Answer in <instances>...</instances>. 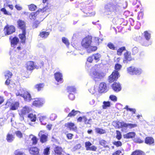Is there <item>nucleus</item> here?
I'll use <instances>...</instances> for the list:
<instances>
[{
  "label": "nucleus",
  "instance_id": "f257e3e1",
  "mask_svg": "<svg viewBox=\"0 0 155 155\" xmlns=\"http://www.w3.org/2000/svg\"><path fill=\"white\" fill-rule=\"evenodd\" d=\"M127 6V3L123 0H112L105 6L106 14L114 16Z\"/></svg>",
  "mask_w": 155,
  "mask_h": 155
},
{
  "label": "nucleus",
  "instance_id": "f03ea898",
  "mask_svg": "<svg viewBox=\"0 0 155 155\" xmlns=\"http://www.w3.org/2000/svg\"><path fill=\"white\" fill-rule=\"evenodd\" d=\"M99 66L95 65L92 67L91 70L90 74L92 76L95 81L102 78L105 75L104 74L98 71Z\"/></svg>",
  "mask_w": 155,
  "mask_h": 155
},
{
  "label": "nucleus",
  "instance_id": "7ed1b4c3",
  "mask_svg": "<svg viewBox=\"0 0 155 155\" xmlns=\"http://www.w3.org/2000/svg\"><path fill=\"white\" fill-rule=\"evenodd\" d=\"M18 28L22 31V33L19 35V37L22 43H24L25 40V22L19 19L17 21Z\"/></svg>",
  "mask_w": 155,
  "mask_h": 155
},
{
  "label": "nucleus",
  "instance_id": "20e7f679",
  "mask_svg": "<svg viewBox=\"0 0 155 155\" xmlns=\"http://www.w3.org/2000/svg\"><path fill=\"white\" fill-rule=\"evenodd\" d=\"M122 66L120 64H117L115 66V69L117 71H114L112 74L109 77L108 81L110 83H111L114 81L116 80L119 77V73L117 71L120 70Z\"/></svg>",
  "mask_w": 155,
  "mask_h": 155
},
{
  "label": "nucleus",
  "instance_id": "39448f33",
  "mask_svg": "<svg viewBox=\"0 0 155 155\" xmlns=\"http://www.w3.org/2000/svg\"><path fill=\"white\" fill-rule=\"evenodd\" d=\"M17 96H20L23 97L24 100L27 101H29L31 99V97L30 93L25 90H20L18 92L16 93Z\"/></svg>",
  "mask_w": 155,
  "mask_h": 155
},
{
  "label": "nucleus",
  "instance_id": "423d86ee",
  "mask_svg": "<svg viewBox=\"0 0 155 155\" xmlns=\"http://www.w3.org/2000/svg\"><path fill=\"white\" fill-rule=\"evenodd\" d=\"M128 73L131 75H139L142 72L141 69L134 66L130 67L127 68Z\"/></svg>",
  "mask_w": 155,
  "mask_h": 155
},
{
  "label": "nucleus",
  "instance_id": "0eeeda50",
  "mask_svg": "<svg viewBox=\"0 0 155 155\" xmlns=\"http://www.w3.org/2000/svg\"><path fill=\"white\" fill-rule=\"evenodd\" d=\"M116 126L118 128L123 127H128L129 128H132L136 127L137 125L136 124H127L123 121H118L116 123Z\"/></svg>",
  "mask_w": 155,
  "mask_h": 155
},
{
  "label": "nucleus",
  "instance_id": "6e6552de",
  "mask_svg": "<svg viewBox=\"0 0 155 155\" xmlns=\"http://www.w3.org/2000/svg\"><path fill=\"white\" fill-rule=\"evenodd\" d=\"M137 39V41L143 46H147L151 45L152 44L151 40H147L145 38L140 36L138 37Z\"/></svg>",
  "mask_w": 155,
  "mask_h": 155
},
{
  "label": "nucleus",
  "instance_id": "1a4fd4ad",
  "mask_svg": "<svg viewBox=\"0 0 155 155\" xmlns=\"http://www.w3.org/2000/svg\"><path fill=\"white\" fill-rule=\"evenodd\" d=\"M91 37H86L83 38L81 42L82 46L86 48L91 45Z\"/></svg>",
  "mask_w": 155,
  "mask_h": 155
},
{
  "label": "nucleus",
  "instance_id": "9d476101",
  "mask_svg": "<svg viewBox=\"0 0 155 155\" xmlns=\"http://www.w3.org/2000/svg\"><path fill=\"white\" fill-rule=\"evenodd\" d=\"M4 30L8 35L11 34L15 31V28L13 26L7 25L5 28Z\"/></svg>",
  "mask_w": 155,
  "mask_h": 155
},
{
  "label": "nucleus",
  "instance_id": "9b49d317",
  "mask_svg": "<svg viewBox=\"0 0 155 155\" xmlns=\"http://www.w3.org/2000/svg\"><path fill=\"white\" fill-rule=\"evenodd\" d=\"M108 90V88L106 84L104 82L100 83L99 87V91L100 93L106 92Z\"/></svg>",
  "mask_w": 155,
  "mask_h": 155
},
{
  "label": "nucleus",
  "instance_id": "f8f14e48",
  "mask_svg": "<svg viewBox=\"0 0 155 155\" xmlns=\"http://www.w3.org/2000/svg\"><path fill=\"white\" fill-rule=\"evenodd\" d=\"M44 131H41L38 134V136L40 137V141L42 143H44L47 140V135L44 134Z\"/></svg>",
  "mask_w": 155,
  "mask_h": 155
},
{
  "label": "nucleus",
  "instance_id": "ddd939ff",
  "mask_svg": "<svg viewBox=\"0 0 155 155\" xmlns=\"http://www.w3.org/2000/svg\"><path fill=\"white\" fill-rule=\"evenodd\" d=\"M54 76L55 80L58 82L61 83L63 82L62 74L61 72H56L54 74Z\"/></svg>",
  "mask_w": 155,
  "mask_h": 155
},
{
  "label": "nucleus",
  "instance_id": "4468645a",
  "mask_svg": "<svg viewBox=\"0 0 155 155\" xmlns=\"http://www.w3.org/2000/svg\"><path fill=\"white\" fill-rule=\"evenodd\" d=\"M45 103L44 100L42 98H36L33 103V105L36 107L42 105Z\"/></svg>",
  "mask_w": 155,
  "mask_h": 155
},
{
  "label": "nucleus",
  "instance_id": "2eb2a0df",
  "mask_svg": "<svg viewBox=\"0 0 155 155\" xmlns=\"http://www.w3.org/2000/svg\"><path fill=\"white\" fill-rule=\"evenodd\" d=\"M92 144L89 141L86 142L85 143V147H86V149L87 150H92L96 151L97 149L96 147L94 145L91 146Z\"/></svg>",
  "mask_w": 155,
  "mask_h": 155
},
{
  "label": "nucleus",
  "instance_id": "dca6fc26",
  "mask_svg": "<svg viewBox=\"0 0 155 155\" xmlns=\"http://www.w3.org/2000/svg\"><path fill=\"white\" fill-rule=\"evenodd\" d=\"M46 10V8H43L42 9H39L35 13L32 12L31 13L29 16L30 18L31 19H34L35 18L37 15L40 12L41 13L44 12Z\"/></svg>",
  "mask_w": 155,
  "mask_h": 155
},
{
  "label": "nucleus",
  "instance_id": "f3484780",
  "mask_svg": "<svg viewBox=\"0 0 155 155\" xmlns=\"http://www.w3.org/2000/svg\"><path fill=\"white\" fill-rule=\"evenodd\" d=\"M39 120L42 125H45L48 121V118L47 116L45 115H39L38 117Z\"/></svg>",
  "mask_w": 155,
  "mask_h": 155
},
{
  "label": "nucleus",
  "instance_id": "a211bd4d",
  "mask_svg": "<svg viewBox=\"0 0 155 155\" xmlns=\"http://www.w3.org/2000/svg\"><path fill=\"white\" fill-rule=\"evenodd\" d=\"M124 59L123 60L124 63H127L128 61H130L132 60L130 53L128 51H127L124 54Z\"/></svg>",
  "mask_w": 155,
  "mask_h": 155
},
{
  "label": "nucleus",
  "instance_id": "6ab92c4d",
  "mask_svg": "<svg viewBox=\"0 0 155 155\" xmlns=\"http://www.w3.org/2000/svg\"><path fill=\"white\" fill-rule=\"evenodd\" d=\"M31 110V108L30 107L25 106L21 110L20 113L21 115H24L29 113Z\"/></svg>",
  "mask_w": 155,
  "mask_h": 155
},
{
  "label": "nucleus",
  "instance_id": "aec40b11",
  "mask_svg": "<svg viewBox=\"0 0 155 155\" xmlns=\"http://www.w3.org/2000/svg\"><path fill=\"white\" fill-rule=\"evenodd\" d=\"M39 149L36 147H32L30 148V153L33 155H39Z\"/></svg>",
  "mask_w": 155,
  "mask_h": 155
},
{
  "label": "nucleus",
  "instance_id": "412c9836",
  "mask_svg": "<svg viewBox=\"0 0 155 155\" xmlns=\"http://www.w3.org/2000/svg\"><path fill=\"white\" fill-rule=\"evenodd\" d=\"M112 88L115 91L118 92L121 90V86L119 83H114L112 85Z\"/></svg>",
  "mask_w": 155,
  "mask_h": 155
},
{
  "label": "nucleus",
  "instance_id": "4be33fe9",
  "mask_svg": "<svg viewBox=\"0 0 155 155\" xmlns=\"http://www.w3.org/2000/svg\"><path fill=\"white\" fill-rule=\"evenodd\" d=\"M26 68L28 70H32L35 68L34 63L32 61H28L26 64Z\"/></svg>",
  "mask_w": 155,
  "mask_h": 155
},
{
  "label": "nucleus",
  "instance_id": "5701e85b",
  "mask_svg": "<svg viewBox=\"0 0 155 155\" xmlns=\"http://www.w3.org/2000/svg\"><path fill=\"white\" fill-rule=\"evenodd\" d=\"M10 39L11 40L12 47H14L15 45H16L19 41L18 38L16 37H15L14 38L10 37Z\"/></svg>",
  "mask_w": 155,
  "mask_h": 155
},
{
  "label": "nucleus",
  "instance_id": "b1692460",
  "mask_svg": "<svg viewBox=\"0 0 155 155\" xmlns=\"http://www.w3.org/2000/svg\"><path fill=\"white\" fill-rule=\"evenodd\" d=\"M136 135V133L134 132H129L123 135L124 138L129 139L134 137Z\"/></svg>",
  "mask_w": 155,
  "mask_h": 155
},
{
  "label": "nucleus",
  "instance_id": "393cba45",
  "mask_svg": "<svg viewBox=\"0 0 155 155\" xmlns=\"http://www.w3.org/2000/svg\"><path fill=\"white\" fill-rule=\"evenodd\" d=\"M65 127L68 128L71 130H75L76 129V127L74 124L70 122L66 123L65 124Z\"/></svg>",
  "mask_w": 155,
  "mask_h": 155
},
{
  "label": "nucleus",
  "instance_id": "a878e982",
  "mask_svg": "<svg viewBox=\"0 0 155 155\" xmlns=\"http://www.w3.org/2000/svg\"><path fill=\"white\" fill-rule=\"evenodd\" d=\"M99 144L101 146H103L107 150H109L110 147L108 146V143L104 140H101L99 142Z\"/></svg>",
  "mask_w": 155,
  "mask_h": 155
},
{
  "label": "nucleus",
  "instance_id": "bb28decb",
  "mask_svg": "<svg viewBox=\"0 0 155 155\" xmlns=\"http://www.w3.org/2000/svg\"><path fill=\"white\" fill-rule=\"evenodd\" d=\"M14 136L13 134L9 133L7 134L6 140L9 143L12 142L14 140Z\"/></svg>",
  "mask_w": 155,
  "mask_h": 155
},
{
  "label": "nucleus",
  "instance_id": "cd10ccee",
  "mask_svg": "<svg viewBox=\"0 0 155 155\" xmlns=\"http://www.w3.org/2000/svg\"><path fill=\"white\" fill-rule=\"evenodd\" d=\"M62 148L60 147L57 146L56 147L54 150L55 155H62Z\"/></svg>",
  "mask_w": 155,
  "mask_h": 155
},
{
  "label": "nucleus",
  "instance_id": "c85d7f7f",
  "mask_svg": "<svg viewBox=\"0 0 155 155\" xmlns=\"http://www.w3.org/2000/svg\"><path fill=\"white\" fill-rule=\"evenodd\" d=\"M86 49L87 52L90 53L96 51L97 49V48L96 46H92L91 44V45L89 46Z\"/></svg>",
  "mask_w": 155,
  "mask_h": 155
},
{
  "label": "nucleus",
  "instance_id": "c756f323",
  "mask_svg": "<svg viewBox=\"0 0 155 155\" xmlns=\"http://www.w3.org/2000/svg\"><path fill=\"white\" fill-rule=\"evenodd\" d=\"M154 140L151 137H147L145 139V143L147 144H152L154 143Z\"/></svg>",
  "mask_w": 155,
  "mask_h": 155
},
{
  "label": "nucleus",
  "instance_id": "7c9ffc66",
  "mask_svg": "<svg viewBox=\"0 0 155 155\" xmlns=\"http://www.w3.org/2000/svg\"><path fill=\"white\" fill-rule=\"evenodd\" d=\"M143 38L149 40H151V34L149 33L147 31H145L143 34Z\"/></svg>",
  "mask_w": 155,
  "mask_h": 155
},
{
  "label": "nucleus",
  "instance_id": "2f4dec72",
  "mask_svg": "<svg viewBox=\"0 0 155 155\" xmlns=\"http://www.w3.org/2000/svg\"><path fill=\"white\" fill-rule=\"evenodd\" d=\"M19 107V103L18 102H15L13 103L10 109L12 110H15L17 109Z\"/></svg>",
  "mask_w": 155,
  "mask_h": 155
},
{
  "label": "nucleus",
  "instance_id": "473e14b6",
  "mask_svg": "<svg viewBox=\"0 0 155 155\" xmlns=\"http://www.w3.org/2000/svg\"><path fill=\"white\" fill-rule=\"evenodd\" d=\"M31 138V140L32 141V144L35 145L38 142V139L37 137L32 134H31L29 136Z\"/></svg>",
  "mask_w": 155,
  "mask_h": 155
},
{
  "label": "nucleus",
  "instance_id": "72a5a7b5",
  "mask_svg": "<svg viewBox=\"0 0 155 155\" xmlns=\"http://www.w3.org/2000/svg\"><path fill=\"white\" fill-rule=\"evenodd\" d=\"M28 118L32 122H35L36 120V117L35 114H30L28 115Z\"/></svg>",
  "mask_w": 155,
  "mask_h": 155
},
{
  "label": "nucleus",
  "instance_id": "f704fd0d",
  "mask_svg": "<svg viewBox=\"0 0 155 155\" xmlns=\"http://www.w3.org/2000/svg\"><path fill=\"white\" fill-rule=\"evenodd\" d=\"M103 104L102 107L103 109H105L108 107H109L110 106V101H104L103 102Z\"/></svg>",
  "mask_w": 155,
  "mask_h": 155
},
{
  "label": "nucleus",
  "instance_id": "c9c22d12",
  "mask_svg": "<svg viewBox=\"0 0 155 155\" xmlns=\"http://www.w3.org/2000/svg\"><path fill=\"white\" fill-rule=\"evenodd\" d=\"M67 90L69 93H74L76 91V88L74 86H69L67 88Z\"/></svg>",
  "mask_w": 155,
  "mask_h": 155
},
{
  "label": "nucleus",
  "instance_id": "e433bc0d",
  "mask_svg": "<svg viewBox=\"0 0 155 155\" xmlns=\"http://www.w3.org/2000/svg\"><path fill=\"white\" fill-rule=\"evenodd\" d=\"M92 56L94 59L96 61V62H97L100 60L101 55L99 53H97L93 54Z\"/></svg>",
  "mask_w": 155,
  "mask_h": 155
},
{
  "label": "nucleus",
  "instance_id": "4c0bfd02",
  "mask_svg": "<svg viewBox=\"0 0 155 155\" xmlns=\"http://www.w3.org/2000/svg\"><path fill=\"white\" fill-rule=\"evenodd\" d=\"M49 33L48 32L42 31L40 34V35L42 38H46L49 35Z\"/></svg>",
  "mask_w": 155,
  "mask_h": 155
},
{
  "label": "nucleus",
  "instance_id": "58836bf2",
  "mask_svg": "<svg viewBox=\"0 0 155 155\" xmlns=\"http://www.w3.org/2000/svg\"><path fill=\"white\" fill-rule=\"evenodd\" d=\"M44 86V84H43L40 83L36 85L35 87L37 90L38 91H39Z\"/></svg>",
  "mask_w": 155,
  "mask_h": 155
},
{
  "label": "nucleus",
  "instance_id": "ea45409f",
  "mask_svg": "<svg viewBox=\"0 0 155 155\" xmlns=\"http://www.w3.org/2000/svg\"><path fill=\"white\" fill-rule=\"evenodd\" d=\"M79 111L75 110H72L68 114V117H71L75 115Z\"/></svg>",
  "mask_w": 155,
  "mask_h": 155
},
{
  "label": "nucleus",
  "instance_id": "a19ab883",
  "mask_svg": "<svg viewBox=\"0 0 155 155\" xmlns=\"http://www.w3.org/2000/svg\"><path fill=\"white\" fill-rule=\"evenodd\" d=\"M16 137L19 138H21L23 137L22 134L21 132L19 130L16 131L15 132Z\"/></svg>",
  "mask_w": 155,
  "mask_h": 155
},
{
  "label": "nucleus",
  "instance_id": "79ce46f5",
  "mask_svg": "<svg viewBox=\"0 0 155 155\" xmlns=\"http://www.w3.org/2000/svg\"><path fill=\"white\" fill-rule=\"evenodd\" d=\"M12 75V73L9 71H6L5 73V76L6 79H9L11 78Z\"/></svg>",
  "mask_w": 155,
  "mask_h": 155
},
{
  "label": "nucleus",
  "instance_id": "37998d69",
  "mask_svg": "<svg viewBox=\"0 0 155 155\" xmlns=\"http://www.w3.org/2000/svg\"><path fill=\"white\" fill-rule=\"evenodd\" d=\"M116 138L118 140H120L122 138V135L120 132L118 130L116 131Z\"/></svg>",
  "mask_w": 155,
  "mask_h": 155
},
{
  "label": "nucleus",
  "instance_id": "c03bdc74",
  "mask_svg": "<svg viewBox=\"0 0 155 155\" xmlns=\"http://www.w3.org/2000/svg\"><path fill=\"white\" fill-rule=\"evenodd\" d=\"M124 108L126 109L127 110H129L131 112H132V114H135V113L136 110L134 108H129L128 106L127 105L125 106Z\"/></svg>",
  "mask_w": 155,
  "mask_h": 155
},
{
  "label": "nucleus",
  "instance_id": "a18cd8bd",
  "mask_svg": "<svg viewBox=\"0 0 155 155\" xmlns=\"http://www.w3.org/2000/svg\"><path fill=\"white\" fill-rule=\"evenodd\" d=\"M62 40L63 42L65 44L67 47H68L70 44L68 39L65 37H63L62 38Z\"/></svg>",
  "mask_w": 155,
  "mask_h": 155
},
{
  "label": "nucleus",
  "instance_id": "49530a36",
  "mask_svg": "<svg viewBox=\"0 0 155 155\" xmlns=\"http://www.w3.org/2000/svg\"><path fill=\"white\" fill-rule=\"evenodd\" d=\"M134 142L137 143H142L143 142V141L139 137H136L134 140Z\"/></svg>",
  "mask_w": 155,
  "mask_h": 155
},
{
  "label": "nucleus",
  "instance_id": "de8ad7c7",
  "mask_svg": "<svg viewBox=\"0 0 155 155\" xmlns=\"http://www.w3.org/2000/svg\"><path fill=\"white\" fill-rule=\"evenodd\" d=\"M82 120H83L84 121L85 123H86V124L88 123L89 121H87L86 118L84 117H79L78 119V121L81 122Z\"/></svg>",
  "mask_w": 155,
  "mask_h": 155
},
{
  "label": "nucleus",
  "instance_id": "09e8293b",
  "mask_svg": "<svg viewBox=\"0 0 155 155\" xmlns=\"http://www.w3.org/2000/svg\"><path fill=\"white\" fill-rule=\"evenodd\" d=\"M125 49V48L124 47L120 48L117 51V54L119 55H121L123 51Z\"/></svg>",
  "mask_w": 155,
  "mask_h": 155
},
{
  "label": "nucleus",
  "instance_id": "8fccbe9b",
  "mask_svg": "<svg viewBox=\"0 0 155 155\" xmlns=\"http://www.w3.org/2000/svg\"><path fill=\"white\" fill-rule=\"evenodd\" d=\"M132 53L133 55H135L137 54L138 51V49L136 47H134L132 48Z\"/></svg>",
  "mask_w": 155,
  "mask_h": 155
},
{
  "label": "nucleus",
  "instance_id": "3c124183",
  "mask_svg": "<svg viewBox=\"0 0 155 155\" xmlns=\"http://www.w3.org/2000/svg\"><path fill=\"white\" fill-rule=\"evenodd\" d=\"M142 152L139 150H137L133 152L131 155H142Z\"/></svg>",
  "mask_w": 155,
  "mask_h": 155
},
{
  "label": "nucleus",
  "instance_id": "603ef678",
  "mask_svg": "<svg viewBox=\"0 0 155 155\" xmlns=\"http://www.w3.org/2000/svg\"><path fill=\"white\" fill-rule=\"evenodd\" d=\"M113 144L116 146L117 147L121 146L122 145V143L120 141H114L113 142Z\"/></svg>",
  "mask_w": 155,
  "mask_h": 155
},
{
  "label": "nucleus",
  "instance_id": "864d4df0",
  "mask_svg": "<svg viewBox=\"0 0 155 155\" xmlns=\"http://www.w3.org/2000/svg\"><path fill=\"white\" fill-rule=\"evenodd\" d=\"M81 145L78 144L76 145L72 149V151H74L77 150L79 149L81 147Z\"/></svg>",
  "mask_w": 155,
  "mask_h": 155
},
{
  "label": "nucleus",
  "instance_id": "5fc2aeb1",
  "mask_svg": "<svg viewBox=\"0 0 155 155\" xmlns=\"http://www.w3.org/2000/svg\"><path fill=\"white\" fill-rule=\"evenodd\" d=\"M49 148L47 147L44 149L43 153L45 155H48L49 154Z\"/></svg>",
  "mask_w": 155,
  "mask_h": 155
},
{
  "label": "nucleus",
  "instance_id": "6e6d98bb",
  "mask_svg": "<svg viewBox=\"0 0 155 155\" xmlns=\"http://www.w3.org/2000/svg\"><path fill=\"white\" fill-rule=\"evenodd\" d=\"M57 117V115L54 114H52L50 117V119L52 121L54 120Z\"/></svg>",
  "mask_w": 155,
  "mask_h": 155
},
{
  "label": "nucleus",
  "instance_id": "4d7b16f0",
  "mask_svg": "<svg viewBox=\"0 0 155 155\" xmlns=\"http://www.w3.org/2000/svg\"><path fill=\"white\" fill-rule=\"evenodd\" d=\"M96 130L97 133L100 134H102L105 133V130H104L100 128H96Z\"/></svg>",
  "mask_w": 155,
  "mask_h": 155
},
{
  "label": "nucleus",
  "instance_id": "13d9d810",
  "mask_svg": "<svg viewBox=\"0 0 155 155\" xmlns=\"http://www.w3.org/2000/svg\"><path fill=\"white\" fill-rule=\"evenodd\" d=\"M15 155H25L24 153L19 150H17L14 152Z\"/></svg>",
  "mask_w": 155,
  "mask_h": 155
},
{
  "label": "nucleus",
  "instance_id": "bf43d9fd",
  "mask_svg": "<svg viewBox=\"0 0 155 155\" xmlns=\"http://www.w3.org/2000/svg\"><path fill=\"white\" fill-rule=\"evenodd\" d=\"M36 6L34 4H31L29 6V8L30 10L34 11L36 8Z\"/></svg>",
  "mask_w": 155,
  "mask_h": 155
},
{
  "label": "nucleus",
  "instance_id": "052dcab7",
  "mask_svg": "<svg viewBox=\"0 0 155 155\" xmlns=\"http://www.w3.org/2000/svg\"><path fill=\"white\" fill-rule=\"evenodd\" d=\"M1 11L3 12L4 14L7 15H11V13L7 12L6 9L5 8H2L1 9Z\"/></svg>",
  "mask_w": 155,
  "mask_h": 155
},
{
  "label": "nucleus",
  "instance_id": "680f3d73",
  "mask_svg": "<svg viewBox=\"0 0 155 155\" xmlns=\"http://www.w3.org/2000/svg\"><path fill=\"white\" fill-rule=\"evenodd\" d=\"M40 22L39 21H35L33 24V27L34 28H37L39 24H40Z\"/></svg>",
  "mask_w": 155,
  "mask_h": 155
},
{
  "label": "nucleus",
  "instance_id": "e2e57ef3",
  "mask_svg": "<svg viewBox=\"0 0 155 155\" xmlns=\"http://www.w3.org/2000/svg\"><path fill=\"white\" fill-rule=\"evenodd\" d=\"M109 98L111 100L113 101L116 102L117 101V97L114 95H111L110 96Z\"/></svg>",
  "mask_w": 155,
  "mask_h": 155
},
{
  "label": "nucleus",
  "instance_id": "0e129e2a",
  "mask_svg": "<svg viewBox=\"0 0 155 155\" xmlns=\"http://www.w3.org/2000/svg\"><path fill=\"white\" fill-rule=\"evenodd\" d=\"M107 46L110 49L112 50H115V48L114 45L111 43H109L107 45Z\"/></svg>",
  "mask_w": 155,
  "mask_h": 155
},
{
  "label": "nucleus",
  "instance_id": "69168bd1",
  "mask_svg": "<svg viewBox=\"0 0 155 155\" xmlns=\"http://www.w3.org/2000/svg\"><path fill=\"white\" fill-rule=\"evenodd\" d=\"M69 98L71 100H73L75 98L74 96L73 93H69V94L68 95Z\"/></svg>",
  "mask_w": 155,
  "mask_h": 155
},
{
  "label": "nucleus",
  "instance_id": "338daca9",
  "mask_svg": "<svg viewBox=\"0 0 155 155\" xmlns=\"http://www.w3.org/2000/svg\"><path fill=\"white\" fill-rule=\"evenodd\" d=\"M113 155H123L121 153L120 151L118 150L115 152L113 154Z\"/></svg>",
  "mask_w": 155,
  "mask_h": 155
},
{
  "label": "nucleus",
  "instance_id": "774afa93",
  "mask_svg": "<svg viewBox=\"0 0 155 155\" xmlns=\"http://www.w3.org/2000/svg\"><path fill=\"white\" fill-rule=\"evenodd\" d=\"M94 58L92 55L91 56L89 57L87 59V61L90 63H91Z\"/></svg>",
  "mask_w": 155,
  "mask_h": 155
}]
</instances>
